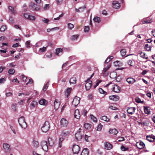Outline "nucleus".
Here are the masks:
<instances>
[{"label": "nucleus", "instance_id": "nucleus-16", "mask_svg": "<svg viewBox=\"0 0 155 155\" xmlns=\"http://www.w3.org/2000/svg\"><path fill=\"white\" fill-rule=\"evenodd\" d=\"M137 146L139 149H141L144 147L145 146V144L143 142L141 141L137 143Z\"/></svg>", "mask_w": 155, "mask_h": 155}, {"label": "nucleus", "instance_id": "nucleus-1", "mask_svg": "<svg viewBox=\"0 0 155 155\" xmlns=\"http://www.w3.org/2000/svg\"><path fill=\"white\" fill-rule=\"evenodd\" d=\"M19 124L21 128L25 129L27 127V124L25 122V118L23 117H21L18 120Z\"/></svg>", "mask_w": 155, "mask_h": 155}, {"label": "nucleus", "instance_id": "nucleus-55", "mask_svg": "<svg viewBox=\"0 0 155 155\" xmlns=\"http://www.w3.org/2000/svg\"><path fill=\"white\" fill-rule=\"evenodd\" d=\"M59 28L58 27H55L54 28H52L51 29H49V28H48V29H47V31L48 32H50L51 30H54V29H58V30L59 29Z\"/></svg>", "mask_w": 155, "mask_h": 155}, {"label": "nucleus", "instance_id": "nucleus-25", "mask_svg": "<svg viewBox=\"0 0 155 155\" xmlns=\"http://www.w3.org/2000/svg\"><path fill=\"white\" fill-rule=\"evenodd\" d=\"M146 138L147 140L151 142H153L154 141V138L151 136H147Z\"/></svg>", "mask_w": 155, "mask_h": 155}, {"label": "nucleus", "instance_id": "nucleus-6", "mask_svg": "<svg viewBox=\"0 0 155 155\" xmlns=\"http://www.w3.org/2000/svg\"><path fill=\"white\" fill-rule=\"evenodd\" d=\"M72 150L74 154H77L80 150L79 147L77 145H74L73 146Z\"/></svg>", "mask_w": 155, "mask_h": 155}, {"label": "nucleus", "instance_id": "nucleus-17", "mask_svg": "<svg viewBox=\"0 0 155 155\" xmlns=\"http://www.w3.org/2000/svg\"><path fill=\"white\" fill-rule=\"evenodd\" d=\"M113 7L116 9H117L120 6V4L117 1H115L112 3Z\"/></svg>", "mask_w": 155, "mask_h": 155}, {"label": "nucleus", "instance_id": "nucleus-57", "mask_svg": "<svg viewBox=\"0 0 155 155\" xmlns=\"http://www.w3.org/2000/svg\"><path fill=\"white\" fill-rule=\"evenodd\" d=\"M26 47L27 48H29L30 47V42L29 41H27L25 43Z\"/></svg>", "mask_w": 155, "mask_h": 155}, {"label": "nucleus", "instance_id": "nucleus-22", "mask_svg": "<svg viewBox=\"0 0 155 155\" xmlns=\"http://www.w3.org/2000/svg\"><path fill=\"white\" fill-rule=\"evenodd\" d=\"M110 133L116 135L118 133V131L115 129H110L109 130Z\"/></svg>", "mask_w": 155, "mask_h": 155}, {"label": "nucleus", "instance_id": "nucleus-12", "mask_svg": "<svg viewBox=\"0 0 155 155\" xmlns=\"http://www.w3.org/2000/svg\"><path fill=\"white\" fill-rule=\"evenodd\" d=\"M30 6L32 7V9L33 10L38 11L40 9V7L39 5L33 3H31L30 4Z\"/></svg>", "mask_w": 155, "mask_h": 155}, {"label": "nucleus", "instance_id": "nucleus-3", "mask_svg": "<svg viewBox=\"0 0 155 155\" xmlns=\"http://www.w3.org/2000/svg\"><path fill=\"white\" fill-rule=\"evenodd\" d=\"M40 146L43 150L46 152L48 151V148L47 141L45 140L42 141L40 143Z\"/></svg>", "mask_w": 155, "mask_h": 155}, {"label": "nucleus", "instance_id": "nucleus-58", "mask_svg": "<svg viewBox=\"0 0 155 155\" xmlns=\"http://www.w3.org/2000/svg\"><path fill=\"white\" fill-rule=\"evenodd\" d=\"M47 47H43L42 48H41L39 49V51L42 52H45L46 51Z\"/></svg>", "mask_w": 155, "mask_h": 155}, {"label": "nucleus", "instance_id": "nucleus-41", "mask_svg": "<svg viewBox=\"0 0 155 155\" xmlns=\"http://www.w3.org/2000/svg\"><path fill=\"white\" fill-rule=\"evenodd\" d=\"M120 52L122 56H124L126 55V51L125 49H122L121 50Z\"/></svg>", "mask_w": 155, "mask_h": 155}, {"label": "nucleus", "instance_id": "nucleus-53", "mask_svg": "<svg viewBox=\"0 0 155 155\" xmlns=\"http://www.w3.org/2000/svg\"><path fill=\"white\" fill-rule=\"evenodd\" d=\"M99 91L101 94H106L107 92L105 91L103 89L101 88H100L99 89Z\"/></svg>", "mask_w": 155, "mask_h": 155}, {"label": "nucleus", "instance_id": "nucleus-31", "mask_svg": "<svg viewBox=\"0 0 155 155\" xmlns=\"http://www.w3.org/2000/svg\"><path fill=\"white\" fill-rule=\"evenodd\" d=\"M151 47L148 44H146L144 47V49L147 51H149L151 50Z\"/></svg>", "mask_w": 155, "mask_h": 155}, {"label": "nucleus", "instance_id": "nucleus-35", "mask_svg": "<svg viewBox=\"0 0 155 155\" xmlns=\"http://www.w3.org/2000/svg\"><path fill=\"white\" fill-rule=\"evenodd\" d=\"M64 140V138L62 137L60 138L59 140L58 146V147L61 148V143Z\"/></svg>", "mask_w": 155, "mask_h": 155}, {"label": "nucleus", "instance_id": "nucleus-9", "mask_svg": "<svg viewBox=\"0 0 155 155\" xmlns=\"http://www.w3.org/2000/svg\"><path fill=\"white\" fill-rule=\"evenodd\" d=\"M80 98L79 97L76 96L72 101V104L74 106H77L79 103Z\"/></svg>", "mask_w": 155, "mask_h": 155}, {"label": "nucleus", "instance_id": "nucleus-27", "mask_svg": "<svg viewBox=\"0 0 155 155\" xmlns=\"http://www.w3.org/2000/svg\"><path fill=\"white\" fill-rule=\"evenodd\" d=\"M76 78L75 77L71 78L69 81V83L71 84H74L76 83Z\"/></svg>", "mask_w": 155, "mask_h": 155}, {"label": "nucleus", "instance_id": "nucleus-33", "mask_svg": "<svg viewBox=\"0 0 155 155\" xmlns=\"http://www.w3.org/2000/svg\"><path fill=\"white\" fill-rule=\"evenodd\" d=\"M37 104V103L36 101H32L31 102V103L30 104V107L31 108L35 107L36 106Z\"/></svg>", "mask_w": 155, "mask_h": 155}, {"label": "nucleus", "instance_id": "nucleus-36", "mask_svg": "<svg viewBox=\"0 0 155 155\" xmlns=\"http://www.w3.org/2000/svg\"><path fill=\"white\" fill-rule=\"evenodd\" d=\"M93 20L95 22L98 23H99L101 21L100 18L97 16L95 17Z\"/></svg>", "mask_w": 155, "mask_h": 155}, {"label": "nucleus", "instance_id": "nucleus-30", "mask_svg": "<svg viewBox=\"0 0 155 155\" xmlns=\"http://www.w3.org/2000/svg\"><path fill=\"white\" fill-rule=\"evenodd\" d=\"M144 110L146 114H150V111L148 107H144Z\"/></svg>", "mask_w": 155, "mask_h": 155}, {"label": "nucleus", "instance_id": "nucleus-40", "mask_svg": "<svg viewBox=\"0 0 155 155\" xmlns=\"http://www.w3.org/2000/svg\"><path fill=\"white\" fill-rule=\"evenodd\" d=\"M84 127L86 129L88 130L91 128V125L88 123H86L84 125Z\"/></svg>", "mask_w": 155, "mask_h": 155}, {"label": "nucleus", "instance_id": "nucleus-63", "mask_svg": "<svg viewBox=\"0 0 155 155\" xmlns=\"http://www.w3.org/2000/svg\"><path fill=\"white\" fill-rule=\"evenodd\" d=\"M89 30V28L88 26H85L84 28V31L85 32H88Z\"/></svg>", "mask_w": 155, "mask_h": 155}, {"label": "nucleus", "instance_id": "nucleus-45", "mask_svg": "<svg viewBox=\"0 0 155 155\" xmlns=\"http://www.w3.org/2000/svg\"><path fill=\"white\" fill-rule=\"evenodd\" d=\"M102 127L103 125H101V124H99L97 127V131H101V130Z\"/></svg>", "mask_w": 155, "mask_h": 155}, {"label": "nucleus", "instance_id": "nucleus-62", "mask_svg": "<svg viewBox=\"0 0 155 155\" xmlns=\"http://www.w3.org/2000/svg\"><path fill=\"white\" fill-rule=\"evenodd\" d=\"M6 81L5 78H1L0 79V83L1 84L3 83Z\"/></svg>", "mask_w": 155, "mask_h": 155}, {"label": "nucleus", "instance_id": "nucleus-26", "mask_svg": "<svg viewBox=\"0 0 155 155\" xmlns=\"http://www.w3.org/2000/svg\"><path fill=\"white\" fill-rule=\"evenodd\" d=\"M8 9L9 10L11 11L12 14H15L16 13L15 9L13 7L11 6H9L8 7Z\"/></svg>", "mask_w": 155, "mask_h": 155}, {"label": "nucleus", "instance_id": "nucleus-44", "mask_svg": "<svg viewBox=\"0 0 155 155\" xmlns=\"http://www.w3.org/2000/svg\"><path fill=\"white\" fill-rule=\"evenodd\" d=\"M120 149L122 151H124L128 150V148L126 147L122 146L120 147Z\"/></svg>", "mask_w": 155, "mask_h": 155}, {"label": "nucleus", "instance_id": "nucleus-46", "mask_svg": "<svg viewBox=\"0 0 155 155\" xmlns=\"http://www.w3.org/2000/svg\"><path fill=\"white\" fill-rule=\"evenodd\" d=\"M49 86V82H48L47 84L44 86L43 89V91H45L47 89Z\"/></svg>", "mask_w": 155, "mask_h": 155}, {"label": "nucleus", "instance_id": "nucleus-43", "mask_svg": "<svg viewBox=\"0 0 155 155\" xmlns=\"http://www.w3.org/2000/svg\"><path fill=\"white\" fill-rule=\"evenodd\" d=\"M33 143L34 146L36 147H38L39 146V143L38 141L35 140H33Z\"/></svg>", "mask_w": 155, "mask_h": 155}, {"label": "nucleus", "instance_id": "nucleus-52", "mask_svg": "<svg viewBox=\"0 0 155 155\" xmlns=\"http://www.w3.org/2000/svg\"><path fill=\"white\" fill-rule=\"evenodd\" d=\"M35 16L30 15L28 20L35 21Z\"/></svg>", "mask_w": 155, "mask_h": 155}, {"label": "nucleus", "instance_id": "nucleus-51", "mask_svg": "<svg viewBox=\"0 0 155 155\" xmlns=\"http://www.w3.org/2000/svg\"><path fill=\"white\" fill-rule=\"evenodd\" d=\"M102 81L101 80H97L96 81V84L95 85H94V87L95 88Z\"/></svg>", "mask_w": 155, "mask_h": 155}, {"label": "nucleus", "instance_id": "nucleus-28", "mask_svg": "<svg viewBox=\"0 0 155 155\" xmlns=\"http://www.w3.org/2000/svg\"><path fill=\"white\" fill-rule=\"evenodd\" d=\"M86 7L85 6H84L82 7H80L78 9L76 8L75 11L77 12H82L85 9Z\"/></svg>", "mask_w": 155, "mask_h": 155}, {"label": "nucleus", "instance_id": "nucleus-61", "mask_svg": "<svg viewBox=\"0 0 155 155\" xmlns=\"http://www.w3.org/2000/svg\"><path fill=\"white\" fill-rule=\"evenodd\" d=\"M49 8V4H46L44 6L43 8L45 10H46L48 9Z\"/></svg>", "mask_w": 155, "mask_h": 155}, {"label": "nucleus", "instance_id": "nucleus-60", "mask_svg": "<svg viewBox=\"0 0 155 155\" xmlns=\"http://www.w3.org/2000/svg\"><path fill=\"white\" fill-rule=\"evenodd\" d=\"M30 15L28 13H25L24 14V17L28 19Z\"/></svg>", "mask_w": 155, "mask_h": 155}, {"label": "nucleus", "instance_id": "nucleus-2", "mask_svg": "<svg viewBox=\"0 0 155 155\" xmlns=\"http://www.w3.org/2000/svg\"><path fill=\"white\" fill-rule=\"evenodd\" d=\"M3 150L6 153H9L11 148L10 145L7 143H4L3 144Z\"/></svg>", "mask_w": 155, "mask_h": 155}, {"label": "nucleus", "instance_id": "nucleus-47", "mask_svg": "<svg viewBox=\"0 0 155 155\" xmlns=\"http://www.w3.org/2000/svg\"><path fill=\"white\" fill-rule=\"evenodd\" d=\"M15 72V70L13 69H10L8 71L9 74H13Z\"/></svg>", "mask_w": 155, "mask_h": 155}, {"label": "nucleus", "instance_id": "nucleus-18", "mask_svg": "<svg viewBox=\"0 0 155 155\" xmlns=\"http://www.w3.org/2000/svg\"><path fill=\"white\" fill-rule=\"evenodd\" d=\"M74 117L77 119H79L80 117V115L79 110L78 109L76 110L74 112Z\"/></svg>", "mask_w": 155, "mask_h": 155}, {"label": "nucleus", "instance_id": "nucleus-39", "mask_svg": "<svg viewBox=\"0 0 155 155\" xmlns=\"http://www.w3.org/2000/svg\"><path fill=\"white\" fill-rule=\"evenodd\" d=\"M10 128L11 130L13 132V133L15 134H16V128L15 127L11 125H10Z\"/></svg>", "mask_w": 155, "mask_h": 155}, {"label": "nucleus", "instance_id": "nucleus-56", "mask_svg": "<svg viewBox=\"0 0 155 155\" xmlns=\"http://www.w3.org/2000/svg\"><path fill=\"white\" fill-rule=\"evenodd\" d=\"M78 37L77 35H74L71 36V39L72 40H74L77 39Z\"/></svg>", "mask_w": 155, "mask_h": 155}, {"label": "nucleus", "instance_id": "nucleus-49", "mask_svg": "<svg viewBox=\"0 0 155 155\" xmlns=\"http://www.w3.org/2000/svg\"><path fill=\"white\" fill-rule=\"evenodd\" d=\"M68 28L70 29H71L74 27V25L71 23H68Z\"/></svg>", "mask_w": 155, "mask_h": 155}, {"label": "nucleus", "instance_id": "nucleus-48", "mask_svg": "<svg viewBox=\"0 0 155 155\" xmlns=\"http://www.w3.org/2000/svg\"><path fill=\"white\" fill-rule=\"evenodd\" d=\"M135 101L136 102L140 103H143V101H141L140 100V99L139 98H135Z\"/></svg>", "mask_w": 155, "mask_h": 155}, {"label": "nucleus", "instance_id": "nucleus-37", "mask_svg": "<svg viewBox=\"0 0 155 155\" xmlns=\"http://www.w3.org/2000/svg\"><path fill=\"white\" fill-rule=\"evenodd\" d=\"M7 29V27L5 25H2L0 28V31L1 32H4Z\"/></svg>", "mask_w": 155, "mask_h": 155}, {"label": "nucleus", "instance_id": "nucleus-8", "mask_svg": "<svg viewBox=\"0 0 155 155\" xmlns=\"http://www.w3.org/2000/svg\"><path fill=\"white\" fill-rule=\"evenodd\" d=\"M60 123L61 127H66L68 124V121L66 119L63 118H62L60 121Z\"/></svg>", "mask_w": 155, "mask_h": 155}, {"label": "nucleus", "instance_id": "nucleus-54", "mask_svg": "<svg viewBox=\"0 0 155 155\" xmlns=\"http://www.w3.org/2000/svg\"><path fill=\"white\" fill-rule=\"evenodd\" d=\"M17 106L16 105L12 104V109L14 111H16L17 110Z\"/></svg>", "mask_w": 155, "mask_h": 155}, {"label": "nucleus", "instance_id": "nucleus-34", "mask_svg": "<svg viewBox=\"0 0 155 155\" xmlns=\"http://www.w3.org/2000/svg\"><path fill=\"white\" fill-rule=\"evenodd\" d=\"M62 49L61 48H58L56 50L55 54L57 56H59V54L62 53Z\"/></svg>", "mask_w": 155, "mask_h": 155}, {"label": "nucleus", "instance_id": "nucleus-15", "mask_svg": "<svg viewBox=\"0 0 155 155\" xmlns=\"http://www.w3.org/2000/svg\"><path fill=\"white\" fill-rule=\"evenodd\" d=\"M120 87L117 85H114L113 87V91L115 92H119L120 91Z\"/></svg>", "mask_w": 155, "mask_h": 155}, {"label": "nucleus", "instance_id": "nucleus-32", "mask_svg": "<svg viewBox=\"0 0 155 155\" xmlns=\"http://www.w3.org/2000/svg\"><path fill=\"white\" fill-rule=\"evenodd\" d=\"M100 118L101 120L106 122H109L110 120V119L106 116H102Z\"/></svg>", "mask_w": 155, "mask_h": 155}, {"label": "nucleus", "instance_id": "nucleus-24", "mask_svg": "<svg viewBox=\"0 0 155 155\" xmlns=\"http://www.w3.org/2000/svg\"><path fill=\"white\" fill-rule=\"evenodd\" d=\"M88 150L87 148H85L82 150L81 154V155H88Z\"/></svg>", "mask_w": 155, "mask_h": 155}, {"label": "nucleus", "instance_id": "nucleus-5", "mask_svg": "<svg viewBox=\"0 0 155 155\" xmlns=\"http://www.w3.org/2000/svg\"><path fill=\"white\" fill-rule=\"evenodd\" d=\"M81 129L80 128L75 135V139L78 141H79L82 138V135L81 133Z\"/></svg>", "mask_w": 155, "mask_h": 155}, {"label": "nucleus", "instance_id": "nucleus-19", "mask_svg": "<svg viewBox=\"0 0 155 155\" xmlns=\"http://www.w3.org/2000/svg\"><path fill=\"white\" fill-rule=\"evenodd\" d=\"M112 147L111 144L108 143H104V148L107 150H110Z\"/></svg>", "mask_w": 155, "mask_h": 155}, {"label": "nucleus", "instance_id": "nucleus-38", "mask_svg": "<svg viewBox=\"0 0 155 155\" xmlns=\"http://www.w3.org/2000/svg\"><path fill=\"white\" fill-rule=\"evenodd\" d=\"M90 117L91 120L95 123H96L97 122V119L96 117L92 115H90Z\"/></svg>", "mask_w": 155, "mask_h": 155}, {"label": "nucleus", "instance_id": "nucleus-7", "mask_svg": "<svg viewBox=\"0 0 155 155\" xmlns=\"http://www.w3.org/2000/svg\"><path fill=\"white\" fill-rule=\"evenodd\" d=\"M110 67L111 65L110 64H108L106 68H105L102 71V73L104 76L106 77L108 75V73L107 71Z\"/></svg>", "mask_w": 155, "mask_h": 155}, {"label": "nucleus", "instance_id": "nucleus-59", "mask_svg": "<svg viewBox=\"0 0 155 155\" xmlns=\"http://www.w3.org/2000/svg\"><path fill=\"white\" fill-rule=\"evenodd\" d=\"M151 22V20H143L142 21V23L143 24L146 23H150Z\"/></svg>", "mask_w": 155, "mask_h": 155}, {"label": "nucleus", "instance_id": "nucleus-23", "mask_svg": "<svg viewBox=\"0 0 155 155\" xmlns=\"http://www.w3.org/2000/svg\"><path fill=\"white\" fill-rule=\"evenodd\" d=\"M117 74L116 72L113 71L111 72L110 74V77L111 78H115L117 77Z\"/></svg>", "mask_w": 155, "mask_h": 155}, {"label": "nucleus", "instance_id": "nucleus-29", "mask_svg": "<svg viewBox=\"0 0 155 155\" xmlns=\"http://www.w3.org/2000/svg\"><path fill=\"white\" fill-rule=\"evenodd\" d=\"M140 57L142 58L147 59L148 58V57L146 55V54L144 53L141 52L140 53Z\"/></svg>", "mask_w": 155, "mask_h": 155}, {"label": "nucleus", "instance_id": "nucleus-13", "mask_svg": "<svg viewBox=\"0 0 155 155\" xmlns=\"http://www.w3.org/2000/svg\"><path fill=\"white\" fill-rule=\"evenodd\" d=\"M60 103L58 101L57 99H55L54 102V109L56 110L59 108L60 105Z\"/></svg>", "mask_w": 155, "mask_h": 155}, {"label": "nucleus", "instance_id": "nucleus-4", "mask_svg": "<svg viewBox=\"0 0 155 155\" xmlns=\"http://www.w3.org/2000/svg\"><path fill=\"white\" fill-rule=\"evenodd\" d=\"M49 127L50 126L48 122L46 121L41 128V130L43 132L45 133L48 130Z\"/></svg>", "mask_w": 155, "mask_h": 155}, {"label": "nucleus", "instance_id": "nucleus-14", "mask_svg": "<svg viewBox=\"0 0 155 155\" xmlns=\"http://www.w3.org/2000/svg\"><path fill=\"white\" fill-rule=\"evenodd\" d=\"M126 81L130 84H133L136 81L135 79L131 77L127 78Z\"/></svg>", "mask_w": 155, "mask_h": 155}, {"label": "nucleus", "instance_id": "nucleus-10", "mask_svg": "<svg viewBox=\"0 0 155 155\" xmlns=\"http://www.w3.org/2000/svg\"><path fill=\"white\" fill-rule=\"evenodd\" d=\"M135 108L134 107H129L127 111L128 114L132 115L135 113Z\"/></svg>", "mask_w": 155, "mask_h": 155}, {"label": "nucleus", "instance_id": "nucleus-42", "mask_svg": "<svg viewBox=\"0 0 155 155\" xmlns=\"http://www.w3.org/2000/svg\"><path fill=\"white\" fill-rule=\"evenodd\" d=\"M71 88H68L67 89L65 93V94L66 95H67V96H68L71 93Z\"/></svg>", "mask_w": 155, "mask_h": 155}, {"label": "nucleus", "instance_id": "nucleus-11", "mask_svg": "<svg viewBox=\"0 0 155 155\" xmlns=\"http://www.w3.org/2000/svg\"><path fill=\"white\" fill-rule=\"evenodd\" d=\"M92 85V81L89 80H87L86 81L85 88L87 90H89Z\"/></svg>", "mask_w": 155, "mask_h": 155}, {"label": "nucleus", "instance_id": "nucleus-20", "mask_svg": "<svg viewBox=\"0 0 155 155\" xmlns=\"http://www.w3.org/2000/svg\"><path fill=\"white\" fill-rule=\"evenodd\" d=\"M48 142L50 146H53L54 143V140L52 139L51 138L49 137L48 138Z\"/></svg>", "mask_w": 155, "mask_h": 155}, {"label": "nucleus", "instance_id": "nucleus-21", "mask_svg": "<svg viewBox=\"0 0 155 155\" xmlns=\"http://www.w3.org/2000/svg\"><path fill=\"white\" fill-rule=\"evenodd\" d=\"M40 104L42 105H45L47 104V101L45 99H42L39 101Z\"/></svg>", "mask_w": 155, "mask_h": 155}, {"label": "nucleus", "instance_id": "nucleus-64", "mask_svg": "<svg viewBox=\"0 0 155 155\" xmlns=\"http://www.w3.org/2000/svg\"><path fill=\"white\" fill-rule=\"evenodd\" d=\"M63 14H61L60 15H59V16L58 17L56 18H54V20H59V19H60V18H61L63 17Z\"/></svg>", "mask_w": 155, "mask_h": 155}, {"label": "nucleus", "instance_id": "nucleus-50", "mask_svg": "<svg viewBox=\"0 0 155 155\" xmlns=\"http://www.w3.org/2000/svg\"><path fill=\"white\" fill-rule=\"evenodd\" d=\"M69 134V132L66 130L62 132V135L64 137L68 135Z\"/></svg>", "mask_w": 155, "mask_h": 155}]
</instances>
